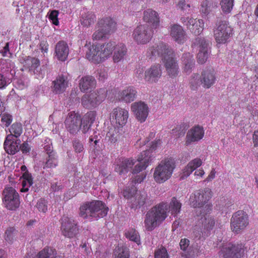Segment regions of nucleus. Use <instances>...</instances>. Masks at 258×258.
I'll return each mask as SVG.
<instances>
[{
	"label": "nucleus",
	"instance_id": "48",
	"mask_svg": "<svg viewBox=\"0 0 258 258\" xmlns=\"http://www.w3.org/2000/svg\"><path fill=\"white\" fill-rule=\"evenodd\" d=\"M125 235L126 237L130 240L135 242L138 244H139L140 238L138 232L136 230L132 229L126 232Z\"/></svg>",
	"mask_w": 258,
	"mask_h": 258
},
{
	"label": "nucleus",
	"instance_id": "57",
	"mask_svg": "<svg viewBox=\"0 0 258 258\" xmlns=\"http://www.w3.org/2000/svg\"><path fill=\"white\" fill-rule=\"evenodd\" d=\"M12 120V116L9 114L4 113L2 115L1 122L7 127L11 123Z\"/></svg>",
	"mask_w": 258,
	"mask_h": 258
},
{
	"label": "nucleus",
	"instance_id": "26",
	"mask_svg": "<svg viewBox=\"0 0 258 258\" xmlns=\"http://www.w3.org/2000/svg\"><path fill=\"white\" fill-rule=\"evenodd\" d=\"M69 53L68 44L64 41L58 42L55 47V56L60 61H65Z\"/></svg>",
	"mask_w": 258,
	"mask_h": 258
},
{
	"label": "nucleus",
	"instance_id": "20",
	"mask_svg": "<svg viewBox=\"0 0 258 258\" xmlns=\"http://www.w3.org/2000/svg\"><path fill=\"white\" fill-rule=\"evenodd\" d=\"M204 135V131L202 127L197 125L192 127L187 133L185 145L187 146L192 142L200 141L203 138Z\"/></svg>",
	"mask_w": 258,
	"mask_h": 258
},
{
	"label": "nucleus",
	"instance_id": "64",
	"mask_svg": "<svg viewBox=\"0 0 258 258\" xmlns=\"http://www.w3.org/2000/svg\"><path fill=\"white\" fill-rule=\"evenodd\" d=\"M252 140L254 147H258V131H255L253 134Z\"/></svg>",
	"mask_w": 258,
	"mask_h": 258
},
{
	"label": "nucleus",
	"instance_id": "43",
	"mask_svg": "<svg viewBox=\"0 0 258 258\" xmlns=\"http://www.w3.org/2000/svg\"><path fill=\"white\" fill-rule=\"evenodd\" d=\"M58 164L57 158L56 153H52L48 155V157L46 158V161L43 166V168H54L57 166Z\"/></svg>",
	"mask_w": 258,
	"mask_h": 258
},
{
	"label": "nucleus",
	"instance_id": "56",
	"mask_svg": "<svg viewBox=\"0 0 258 258\" xmlns=\"http://www.w3.org/2000/svg\"><path fill=\"white\" fill-rule=\"evenodd\" d=\"M73 147L77 153H81L84 150V147L82 142L77 139L73 141Z\"/></svg>",
	"mask_w": 258,
	"mask_h": 258
},
{
	"label": "nucleus",
	"instance_id": "22",
	"mask_svg": "<svg viewBox=\"0 0 258 258\" xmlns=\"http://www.w3.org/2000/svg\"><path fill=\"white\" fill-rule=\"evenodd\" d=\"M20 143V139L15 140L12 135H8L4 144V149L9 154L14 155L19 151Z\"/></svg>",
	"mask_w": 258,
	"mask_h": 258
},
{
	"label": "nucleus",
	"instance_id": "2",
	"mask_svg": "<svg viewBox=\"0 0 258 258\" xmlns=\"http://www.w3.org/2000/svg\"><path fill=\"white\" fill-rule=\"evenodd\" d=\"M181 204L175 197L173 198L168 206L166 203H161L149 210L146 215L145 226L148 231L153 230L167 217V212L176 215L180 212Z\"/></svg>",
	"mask_w": 258,
	"mask_h": 258
},
{
	"label": "nucleus",
	"instance_id": "6",
	"mask_svg": "<svg viewBox=\"0 0 258 258\" xmlns=\"http://www.w3.org/2000/svg\"><path fill=\"white\" fill-rule=\"evenodd\" d=\"M175 168V163L172 159H166L162 161L155 168L153 176L155 180L159 183L168 180Z\"/></svg>",
	"mask_w": 258,
	"mask_h": 258
},
{
	"label": "nucleus",
	"instance_id": "30",
	"mask_svg": "<svg viewBox=\"0 0 258 258\" xmlns=\"http://www.w3.org/2000/svg\"><path fill=\"white\" fill-rule=\"evenodd\" d=\"M135 162L136 161L131 158L122 159L116 165L115 170L120 175L126 173L128 172L130 169L133 167Z\"/></svg>",
	"mask_w": 258,
	"mask_h": 258
},
{
	"label": "nucleus",
	"instance_id": "8",
	"mask_svg": "<svg viewBox=\"0 0 258 258\" xmlns=\"http://www.w3.org/2000/svg\"><path fill=\"white\" fill-rule=\"evenodd\" d=\"M107 90L101 88L89 94L84 95L82 98V104L86 108L95 107L100 104L106 97Z\"/></svg>",
	"mask_w": 258,
	"mask_h": 258
},
{
	"label": "nucleus",
	"instance_id": "32",
	"mask_svg": "<svg viewBox=\"0 0 258 258\" xmlns=\"http://www.w3.org/2000/svg\"><path fill=\"white\" fill-rule=\"evenodd\" d=\"M170 35L178 43H182L185 40V32L179 25H174L170 29Z\"/></svg>",
	"mask_w": 258,
	"mask_h": 258
},
{
	"label": "nucleus",
	"instance_id": "29",
	"mask_svg": "<svg viewBox=\"0 0 258 258\" xmlns=\"http://www.w3.org/2000/svg\"><path fill=\"white\" fill-rule=\"evenodd\" d=\"M144 21L152 25L153 28L156 29L159 26V17L158 14L152 9H147L144 12Z\"/></svg>",
	"mask_w": 258,
	"mask_h": 258
},
{
	"label": "nucleus",
	"instance_id": "23",
	"mask_svg": "<svg viewBox=\"0 0 258 258\" xmlns=\"http://www.w3.org/2000/svg\"><path fill=\"white\" fill-rule=\"evenodd\" d=\"M181 63L183 72L189 75L195 67V61L193 55L189 52L183 53L181 57Z\"/></svg>",
	"mask_w": 258,
	"mask_h": 258
},
{
	"label": "nucleus",
	"instance_id": "63",
	"mask_svg": "<svg viewBox=\"0 0 258 258\" xmlns=\"http://www.w3.org/2000/svg\"><path fill=\"white\" fill-rule=\"evenodd\" d=\"M48 44L46 41H42L40 43V48L42 52H47Z\"/></svg>",
	"mask_w": 258,
	"mask_h": 258
},
{
	"label": "nucleus",
	"instance_id": "17",
	"mask_svg": "<svg viewBox=\"0 0 258 258\" xmlns=\"http://www.w3.org/2000/svg\"><path fill=\"white\" fill-rule=\"evenodd\" d=\"M82 119L81 116L74 112L68 114L64 123L67 130L72 134H76L81 128Z\"/></svg>",
	"mask_w": 258,
	"mask_h": 258
},
{
	"label": "nucleus",
	"instance_id": "35",
	"mask_svg": "<svg viewBox=\"0 0 258 258\" xmlns=\"http://www.w3.org/2000/svg\"><path fill=\"white\" fill-rule=\"evenodd\" d=\"M96 81L91 76H86L82 77L79 82V87L81 91L85 92L89 89L95 87Z\"/></svg>",
	"mask_w": 258,
	"mask_h": 258
},
{
	"label": "nucleus",
	"instance_id": "51",
	"mask_svg": "<svg viewBox=\"0 0 258 258\" xmlns=\"http://www.w3.org/2000/svg\"><path fill=\"white\" fill-rule=\"evenodd\" d=\"M130 252L126 247H121L114 254V258H129Z\"/></svg>",
	"mask_w": 258,
	"mask_h": 258
},
{
	"label": "nucleus",
	"instance_id": "53",
	"mask_svg": "<svg viewBox=\"0 0 258 258\" xmlns=\"http://www.w3.org/2000/svg\"><path fill=\"white\" fill-rule=\"evenodd\" d=\"M107 34L98 26V29L92 35V39L94 40H99L106 37Z\"/></svg>",
	"mask_w": 258,
	"mask_h": 258
},
{
	"label": "nucleus",
	"instance_id": "5",
	"mask_svg": "<svg viewBox=\"0 0 258 258\" xmlns=\"http://www.w3.org/2000/svg\"><path fill=\"white\" fill-rule=\"evenodd\" d=\"M211 197V191L209 188L196 191L192 194L189 198V204L194 208H198L196 211V214L199 216L205 211V207L209 205L207 202Z\"/></svg>",
	"mask_w": 258,
	"mask_h": 258
},
{
	"label": "nucleus",
	"instance_id": "34",
	"mask_svg": "<svg viewBox=\"0 0 258 258\" xmlns=\"http://www.w3.org/2000/svg\"><path fill=\"white\" fill-rule=\"evenodd\" d=\"M202 161L200 159L197 158L192 160L183 170L180 178L183 179L187 177L194 170L200 167Z\"/></svg>",
	"mask_w": 258,
	"mask_h": 258
},
{
	"label": "nucleus",
	"instance_id": "12",
	"mask_svg": "<svg viewBox=\"0 0 258 258\" xmlns=\"http://www.w3.org/2000/svg\"><path fill=\"white\" fill-rule=\"evenodd\" d=\"M245 250L242 243H228L223 246L221 250V254L224 258H241Z\"/></svg>",
	"mask_w": 258,
	"mask_h": 258
},
{
	"label": "nucleus",
	"instance_id": "50",
	"mask_svg": "<svg viewBox=\"0 0 258 258\" xmlns=\"http://www.w3.org/2000/svg\"><path fill=\"white\" fill-rule=\"evenodd\" d=\"M96 113L94 111H89L84 116L82 122L92 124L95 119Z\"/></svg>",
	"mask_w": 258,
	"mask_h": 258
},
{
	"label": "nucleus",
	"instance_id": "31",
	"mask_svg": "<svg viewBox=\"0 0 258 258\" xmlns=\"http://www.w3.org/2000/svg\"><path fill=\"white\" fill-rule=\"evenodd\" d=\"M98 26L108 35L114 32L116 29V23L110 18H105L98 22Z\"/></svg>",
	"mask_w": 258,
	"mask_h": 258
},
{
	"label": "nucleus",
	"instance_id": "54",
	"mask_svg": "<svg viewBox=\"0 0 258 258\" xmlns=\"http://www.w3.org/2000/svg\"><path fill=\"white\" fill-rule=\"evenodd\" d=\"M36 207L40 212L43 213H45L47 210V202L44 199H41L39 200Z\"/></svg>",
	"mask_w": 258,
	"mask_h": 258
},
{
	"label": "nucleus",
	"instance_id": "49",
	"mask_svg": "<svg viewBox=\"0 0 258 258\" xmlns=\"http://www.w3.org/2000/svg\"><path fill=\"white\" fill-rule=\"evenodd\" d=\"M213 3L211 1L205 0L201 5V11L202 14L207 15L212 11Z\"/></svg>",
	"mask_w": 258,
	"mask_h": 258
},
{
	"label": "nucleus",
	"instance_id": "18",
	"mask_svg": "<svg viewBox=\"0 0 258 258\" xmlns=\"http://www.w3.org/2000/svg\"><path fill=\"white\" fill-rule=\"evenodd\" d=\"M183 24L195 35H199L203 30L204 23L203 20H197L188 17H183L181 18Z\"/></svg>",
	"mask_w": 258,
	"mask_h": 258
},
{
	"label": "nucleus",
	"instance_id": "46",
	"mask_svg": "<svg viewBox=\"0 0 258 258\" xmlns=\"http://www.w3.org/2000/svg\"><path fill=\"white\" fill-rule=\"evenodd\" d=\"M136 193H137V190L136 187L134 186L127 187L123 190V195L125 198L130 200L131 205L132 199L134 198Z\"/></svg>",
	"mask_w": 258,
	"mask_h": 258
},
{
	"label": "nucleus",
	"instance_id": "13",
	"mask_svg": "<svg viewBox=\"0 0 258 258\" xmlns=\"http://www.w3.org/2000/svg\"><path fill=\"white\" fill-rule=\"evenodd\" d=\"M192 46L198 50V62L201 64L205 63L208 57V41L204 37H198L194 41Z\"/></svg>",
	"mask_w": 258,
	"mask_h": 258
},
{
	"label": "nucleus",
	"instance_id": "16",
	"mask_svg": "<svg viewBox=\"0 0 258 258\" xmlns=\"http://www.w3.org/2000/svg\"><path fill=\"white\" fill-rule=\"evenodd\" d=\"M153 203V200L150 195H148L145 191H140L137 192L134 198L132 199L130 207L132 209H136L143 206H150Z\"/></svg>",
	"mask_w": 258,
	"mask_h": 258
},
{
	"label": "nucleus",
	"instance_id": "45",
	"mask_svg": "<svg viewBox=\"0 0 258 258\" xmlns=\"http://www.w3.org/2000/svg\"><path fill=\"white\" fill-rule=\"evenodd\" d=\"M9 131L11 133L10 135H12L14 138H17L20 136L22 133L23 128L22 124L20 123H14L11 126Z\"/></svg>",
	"mask_w": 258,
	"mask_h": 258
},
{
	"label": "nucleus",
	"instance_id": "19",
	"mask_svg": "<svg viewBox=\"0 0 258 258\" xmlns=\"http://www.w3.org/2000/svg\"><path fill=\"white\" fill-rule=\"evenodd\" d=\"M131 110L137 119L142 122L145 121L148 115V107L142 101L136 102L132 104Z\"/></svg>",
	"mask_w": 258,
	"mask_h": 258
},
{
	"label": "nucleus",
	"instance_id": "4",
	"mask_svg": "<svg viewBox=\"0 0 258 258\" xmlns=\"http://www.w3.org/2000/svg\"><path fill=\"white\" fill-rule=\"evenodd\" d=\"M108 208L101 201L94 200L83 203L80 207L79 215L84 219H96L106 216Z\"/></svg>",
	"mask_w": 258,
	"mask_h": 258
},
{
	"label": "nucleus",
	"instance_id": "10",
	"mask_svg": "<svg viewBox=\"0 0 258 258\" xmlns=\"http://www.w3.org/2000/svg\"><path fill=\"white\" fill-rule=\"evenodd\" d=\"M232 29L226 21H220L216 24L214 34L216 42L225 43L232 35Z\"/></svg>",
	"mask_w": 258,
	"mask_h": 258
},
{
	"label": "nucleus",
	"instance_id": "40",
	"mask_svg": "<svg viewBox=\"0 0 258 258\" xmlns=\"http://www.w3.org/2000/svg\"><path fill=\"white\" fill-rule=\"evenodd\" d=\"M201 76L198 74H193L189 79V86L191 89L196 90L202 85Z\"/></svg>",
	"mask_w": 258,
	"mask_h": 258
},
{
	"label": "nucleus",
	"instance_id": "62",
	"mask_svg": "<svg viewBox=\"0 0 258 258\" xmlns=\"http://www.w3.org/2000/svg\"><path fill=\"white\" fill-rule=\"evenodd\" d=\"M44 149L48 155H50V154H52V153H55L53 150V147L52 146L51 143L47 144L45 143Z\"/></svg>",
	"mask_w": 258,
	"mask_h": 258
},
{
	"label": "nucleus",
	"instance_id": "52",
	"mask_svg": "<svg viewBox=\"0 0 258 258\" xmlns=\"http://www.w3.org/2000/svg\"><path fill=\"white\" fill-rule=\"evenodd\" d=\"M16 235V231L13 227H10L6 231L5 239L9 242H11Z\"/></svg>",
	"mask_w": 258,
	"mask_h": 258
},
{
	"label": "nucleus",
	"instance_id": "58",
	"mask_svg": "<svg viewBox=\"0 0 258 258\" xmlns=\"http://www.w3.org/2000/svg\"><path fill=\"white\" fill-rule=\"evenodd\" d=\"M155 258H168L166 248H162L156 250L155 252Z\"/></svg>",
	"mask_w": 258,
	"mask_h": 258
},
{
	"label": "nucleus",
	"instance_id": "47",
	"mask_svg": "<svg viewBox=\"0 0 258 258\" xmlns=\"http://www.w3.org/2000/svg\"><path fill=\"white\" fill-rule=\"evenodd\" d=\"M234 0H221L220 5L222 11L225 13H230L233 9Z\"/></svg>",
	"mask_w": 258,
	"mask_h": 258
},
{
	"label": "nucleus",
	"instance_id": "55",
	"mask_svg": "<svg viewBox=\"0 0 258 258\" xmlns=\"http://www.w3.org/2000/svg\"><path fill=\"white\" fill-rule=\"evenodd\" d=\"M177 6L179 9L187 13H190L191 12L190 9V4L186 3L185 0L180 1L178 3Z\"/></svg>",
	"mask_w": 258,
	"mask_h": 258
},
{
	"label": "nucleus",
	"instance_id": "44",
	"mask_svg": "<svg viewBox=\"0 0 258 258\" xmlns=\"http://www.w3.org/2000/svg\"><path fill=\"white\" fill-rule=\"evenodd\" d=\"M187 129V126L185 124L177 125L175 129L172 130V134L176 138L184 136Z\"/></svg>",
	"mask_w": 258,
	"mask_h": 258
},
{
	"label": "nucleus",
	"instance_id": "28",
	"mask_svg": "<svg viewBox=\"0 0 258 258\" xmlns=\"http://www.w3.org/2000/svg\"><path fill=\"white\" fill-rule=\"evenodd\" d=\"M112 117L115 118L116 124L120 126H123L127 122L128 112L125 109L117 107L113 109Z\"/></svg>",
	"mask_w": 258,
	"mask_h": 258
},
{
	"label": "nucleus",
	"instance_id": "9",
	"mask_svg": "<svg viewBox=\"0 0 258 258\" xmlns=\"http://www.w3.org/2000/svg\"><path fill=\"white\" fill-rule=\"evenodd\" d=\"M157 142H153L150 148L148 150L143 151L139 156L137 160L139 163L137 164L133 169V174H137L142 170L145 169L154 159L151 154L152 151L155 149L157 147Z\"/></svg>",
	"mask_w": 258,
	"mask_h": 258
},
{
	"label": "nucleus",
	"instance_id": "21",
	"mask_svg": "<svg viewBox=\"0 0 258 258\" xmlns=\"http://www.w3.org/2000/svg\"><path fill=\"white\" fill-rule=\"evenodd\" d=\"M202 85L204 88L209 89L215 83L216 77L213 69H206L201 73Z\"/></svg>",
	"mask_w": 258,
	"mask_h": 258
},
{
	"label": "nucleus",
	"instance_id": "15",
	"mask_svg": "<svg viewBox=\"0 0 258 258\" xmlns=\"http://www.w3.org/2000/svg\"><path fill=\"white\" fill-rule=\"evenodd\" d=\"M61 231L65 237L73 238L78 234L79 228L77 222L73 219L63 217L61 219Z\"/></svg>",
	"mask_w": 258,
	"mask_h": 258
},
{
	"label": "nucleus",
	"instance_id": "39",
	"mask_svg": "<svg viewBox=\"0 0 258 258\" xmlns=\"http://www.w3.org/2000/svg\"><path fill=\"white\" fill-rule=\"evenodd\" d=\"M179 245L186 258H193L195 256L196 251L191 247L189 246V240L188 239H181Z\"/></svg>",
	"mask_w": 258,
	"mask_h": 258
},
{
	"label": "nucleus",
	"instance_id": "36",
	"mask_svg": "<svg viewBox=\"0 0 258 258\" xmlns=\"http://www.w3.org/2000/svg\"><path fill=\"white\" fill-rule=\"evenodd\" d=\"M21 62L26 68H29L30 71H32L35 73V70L39 66V59L29 56H26L21 59Z\"/></svg>",
	"mask_w": 258,
	"mask_h": 258
},
{
	"label": "nucleus",
	"instance_id": "24",
	"mask_svg": "<svg viewBox=\"0 0 258 258\" xmlns=\"http://www.w3.org/2000/svg\"><path fill=\"white\" fill-rule=\"evenodd\" d=\"M211 208L212 206L210 205H206L204 208L205 211L202 212L201 215L199 214V216H197L200 217L199 219V224L201 223L202 226L207 229H212L215 223L214 219L207 215V214L211 210Z\"/></svg>",
	"mask_w": 258,
	"mask_h": 258
},
{
	"label": "nucleus",
	"instance_id": "25",
	"mask_svg": "<svg viewBox=\"0 0 258 258\" xmlns=\"http://www.w3.org/2000/svg\"><path fill=\"white\" fill-rule=\"evenodd\" d=\"M162 74L161 67L156 64L151 67L145 72V79L149 83H155L160 78Z\"/></svg>",
	"mask_w": 258,
	"mask_h": 258
},
{
	"label": "nucleus",
	"instance_id": "3",
	"mask_svg": "<svg viewBox=\"0 0 258 258\" xmlns=\"http://www.w3.org/2000/svg\"><path fill=\"white\" fill-rule=\"evenodd\" d=\"M153 56L162 57L167 75L171 78L176 77L179 73V67L175 54L172 48L164 43L155 44L149 49Z\"/></svg>",
	"mask_w": 258,
	"mask_h": 258
},
{
	"label": "nucleus",
	"instance_id": "60",
	"mask_svg": "<svg viewBox=\"0 0 258 258\" xmlns=\"http://www.w3.org/2000/svg\"><path fill=\"white\" fill-rule=\"evenodd\" d=\"M19 150H21L23 154L29 153L31 148L28 143L25 142L19 146Z\"/></svg>",
	"mask_w": 258,
	"mask_h": 258
},
{
	"label": "nucleus",
	"instance_id": "7",
	"mask_svg": "<svg viewBox=\"0 0 258 258\" xmlns=\"http://www.w3.org/2000/svg\"><path fill=\"white\" fill-rule=\"evenodd\" d=\"M2 200L5 207L9 210H15L20 205V197L16 189L6 186L2 193Z\"/></svg>",
	"mask_w": 258,
	"mask_h": 258
},
{
	"label": "nucleus",
	"instance_id": "37",
	"mask_svg": "<svg viewBox=\"0 0 258 258\" xmlns=\"http://www.w3.org/2000/svg\"><path fill=\"white\" fill-rule=\"evenodd\" d=\"M55 250L50 248H44L34 255H28L25 258H56Z\"/></svg>",
	"mask_w": 258,
	"mask_h": 258
},
{
	"label": "nucleus",
	"instance_id": "42",
	"mask_svg": "<svg viewBox=\"0 0 258 258\" xmlns=\"http://www.w3.org/2000/svg\"><path fill=\"white\" fill-rule=\"evenodd\" d=\"M118 128H113L109 130L106 134V138L111 143H115L120 138Z\"/></svg>",
	"mask_w": 258,
	"mask_h": 258
},
{
	"label": "nucleus",
	"instance_id": "1",
	"mask_svg": "<svg viewBox=\"0 0 258 258\" xmlns=\"http://www.w3.org/2000/svg\"><path fill=\"white\" fill-rule=\"evenodd\" d=\"M86 58L95 63L105 60L112 53L114 49L113 59L115 62L122 59L126 54L127 48L122 43L115 44L114 42H109L102 45H86Z\"/></svg>",
	"mask_w": 258,
	"mask_h": 258
},
{
	"label": "nucleus",
	"instance_id": "41",
	"mask_svg": "<svg viewBox=\"0 0 258 258\" xmlns=\"http://www.w3.org/2000/svg\"><path fill=\"white\" fill-rule=\"evenodd\" d=\"M95 19V16L92 12H88L84 15H82L81 22L82 25L88 27L94 23Z\"/></svg>",
	"mask_w": 258,
	"mask_h": 258
},
{
	"label": "nucleus",
	"instance_id": "61",
	"mask_svg": "<svg viewBox=\"0 0 258 258\" xmlns=\"http://www.w3.org/2000/svg\"><path fill=\"white\" fill-rule=\"evenodd\" d=\"M108 77L107 73L104 70H100L98 72V80L104 82Z\"/></svg>",
	"mask_w": 258,
	"mask_h": 258
},
{
	"label": "nucleus",
	"instance_id": "33",
	"mask_svg": "<svg viewBox=\"0 0 258 258\" xmlns=\"http://www.w3.org/2000/svg\"><path fill=\"white\" fill-rule=\"evenodd\" d=\"M137 91L133 87H129L122 90L119 94L120 99L125 102L133 101L137 97Z\"/></svg>",
	"mask_w": 258,
	"mask_h": 258
},
{
	"label": "nucleus",
	"instance_id": "59",
	"mask_svg": "<svg viewBox=\"0 0 258 258\" xmlns=\"http://www.w3.org/2000/svg\"><path fill=\"white\" fill-rule=\"evenodd\" d=\"M58 14V12L57 11L53 10L50 12L49 15V19L51 21L52 23L55 25H57L59 23L57 18Z\"/></svg>",
	"mask_w": 258,
	"mask_h": 258
},
{
	"label": "nucleus",
	"instance_id": "11",
	"mask_svg": "<svg viewBox=\"0 0 258 258\" xmlns=\"http://www.w3.org/2000/svg\"><path fill=\"white\" fill-rule=\"evenodd\" d=\"M248 224V216L243 211H238L235 213L231 219V230L237 233L243 230Z\"/></svg>",
	"mask_w": 258,
	"mask_h": 258
},
{
	"label": "nucleus",
	"instance_id": "14",
	"mask_svg": "<svg viewBox=\"0 0 258 258\" xmlns=\"http://www.w3.org/2000/svg\"><path fill=\"white\" fill-rule=\"evenodd\" d=\"M153 32L148 25L138 26L134 31L133 37L138 44H144L150 41Z\"/></svg>",
	"mask_w": 258,
	"mask_h": 258
},
{
	"label": "nucleus",
	"instance_id": "38",
	"mask_svg": "<svg viewBox=\"0 0 258 258\" xmlns=\"http://www.w3.org/2000/svg\"><path fill=\"white\" fill-rule=\"evenodd\" d=\"M26 167L23 165L21 167L22 171H26L23 175V180L22 182V188L21 189L22 192H26L29 190V187L33 184V179L31 174L26 170Z\"/></svg>",
	"mask_w": 258,
	"mask_h": 258
},
{
	"label": "nucleus",
	"instance_id": "27",
	"mask_svg": "<svg viewBox=\"0 0 258 258\" xmlns=\"http://www.w3.org/2000/svg\"><path fill=\"white\" fill-rule=\"evenodd\" d=\"M52 91L55 94H60L64 92L68 86V79L67 75L58 76L53 81Z\"/></svg>",
	"mask_w": 258,
	"mask_h": 258
}]
</instances>
